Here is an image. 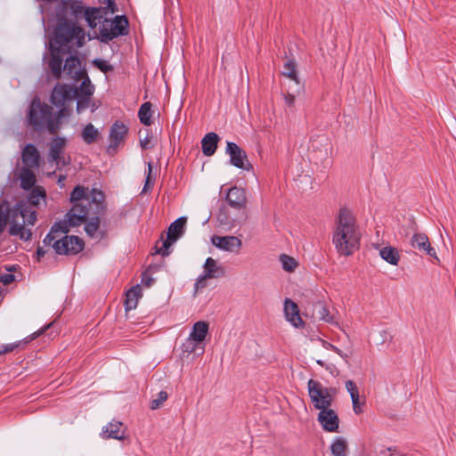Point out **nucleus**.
I'll return each mask as SVG.
<instances>
[{"label":"nucleus","instance_id":"obj_1","mask_svg":"<svg viewBox=\"0 0 456 456\" xmlns=\"http://www.w3.org/2000/svg\"><path fill=\"white\" fill-rule=\"evenodd\" d=\"M72 208L65 215L63 222L56 223L43 240L45 246L52 247L59 255H76L83 250L84 242L77 236L63 235L69 227L84 224L89 213L99 215L104 208V194L97 189L89 190L77 185L70 193Z\"/></svg>","mask_w":456,"mask_h":456},{"label":"nucleus","instance_id":"obj_2","mask_svg":"<svg viewBox=\"0 0 456 456\" xmlns=\"http://www.w3.org/2000/svg\"><path fill=\"white\" fill-rule=\"evenodd\" d=\"M360 231L352 211L342 208L336 218L332 242L340 255L349 256L359 247Z\"/></svg>","mask_w":456,"mask_h":456},{"label":"nucleus","instance_id":"obj_3","mask_svg":"<svg viewBox=\"0 0 456 456\" xmlns=\"http://www.w3.org/2000/svg\"><path fill=\"white\" fill-rule=\"evenodd\" d=\"M53 108L41 102L38 97H35L28 108V120L36 130L47 129L50 134H55L59 129L60 120L63 116V110H60L53 115Z\"/></svg>","mask_w":456,"mask_h":456},{"label":"nucleus","instance_id":"obj_4","mask_svg":"<svg viewBox=\"0 0 456 456\" xmlns=\"http://www.w3.org/2000/svg\"><path fill=\"white\" fill-rule=\"evenodd\" d=\"M37 220V211L27 203H18L10 212L9 233L12 236L19 237L22 240H28L32 232L30 226H33Z\"/></svg>","mask_w":456,"mask_h":456},{"label":"nucleus","instance_id":"obj_5","mask_svg":"<svg viewBox=\"0 0 456 456\" xmlns=\"http://www.w3.org/2000/svg\"><path fill=\"white\" fill-rule=\"evenodd\" d=\"M54 43L60 47L72 45L82 47L86 43V31L69 20L60 22L55 29Z\"/></svg>","mask_w":456,"mask_h":456},{"label":"nucleus","instance_id":"obj_6","mask_svg":"<svg viewBox=\"0 0 456 456\" xmlns=\"http://www.w3.org/2000/svg\"><path fill=\"white\" fill-rule=\"evenodd\" d=\"M307 392L314 409L327 410L332 406L336 395L335 388L325 387L320 381L311 379L307 382Z\"/></svg>","mask_w":456,"mask_h":456},{"label":"nucleus","instance_id":"obj_7","mask_svg":"<svg viewBox=\"0 0 456 456\" xmlns=\"http://www.w3.org/2000/svg\"><path fill=\"white\" fill-rule=\"evenodd\" d=\"M225 267L223 264L212 257H208L203 265L202 273L194 283V294L208 286V280L222 278L225 275Z\"/></svg>","mask_w":456,"mask_h":456},{"label":"nucleus","instance_id":"obj_8","mask_svg":"<svg viewBox=\"0 0 456 456\" xmlns=\"http://www.w3.org/2000/svg\"><path fill=\"white\" fill-rule=\"evenodd\" d=\"M186 217L182 216L174 221L167 230V239L162 240L160 247H157L156 252L163 256L170 254V247L183 235L185 231Z\"/></svg>","mask_w":456,"mask_h":456},{"label":"nucleus","instance_id":"obj_9","mask_svg":"<svg viewBox=\"0 0 456 456\" xmlns=\"http://www.w3.org/2000/svg\"><path fill=\"white\" fill-rule=\"evenodd\" d=\"M66 144L67 140L63 137H55L50 142L48 159L57 167H64L70 163V158L64 155Z\"/></svg>","mask_w":456,"mask_h":456},{"label":"nucleus","instance_id":"obj_10","mask_svg":"<svg viewBox=\"0 0 456 456\" xmlns=\"http://www.w3.org/2000/svg\"><path fill=\"white\" fill-rule=\"evenodd\" d=\"M225 152L229 155L230 163L232 166L246 171L252 169V166L248 160V156L245 151L235 142H227Z\"/></svg>","mask_w":456,"mask_h":456},{"label":"nucleus","instance_id":"obj_11","mask_svg":"<svg viewBox=\"0 0 456 456\" xmlns=\"http://www.w3.org/2000/svg\"><path fill=\"white\" fill-rule=\"evenodd\" d=\"M77 94V90H74L73 86L57 85L52 92L51 102L53 105L64 110L66 102L72 100Z\"/></svg>","mask_w":456,"mask_h":456},{"label":"nucleus","instance_id":"obj_12","mask_svg":"<svg viewBox=\"0 0 456 456\" xmlns=\"http://www.w3.org/2000/svg\"><path fill=\"white\" fill-rule=\"evenodd\" d=\"M410 244L414 249L425 253L426 255L435 258L437 262H439L436 251L435 248L431 246L427 234L423 232H414L410 239Z\"/></svg>","mask_w":456,"mask_h":456},{"label":"nucleus","instance_id":"obj_13","mask_svg":"<svg viewBox=\"0 0 456 456\" xmlns=\"http://www.w3.org/2000/svg\"><path fill=\"white\" fill-rule=\"evenodd\" d=\"M211 242L220 250L230 253H238L242 247L241 240L236 236L214 235L211 238Z\"/></svg>","mask_w":456,"mask_h":456},{"label":"nucleus","instance_id":"obj_14","mask_svg":"<svg viewBox=\"0 0 456 456\" xmlns=\"http://www.w3.org/2000/svg\"><path fill=\"white\" fill-rule=\"evenodd\" d=\"M317 420L325 431H338L339 419L336 411L331 409V407L327 408V410H319Z\"/></svg>","mask_w":456,"mask_h":456},{"label":"nucleus","instance_id":"obj_15","mask_svg":"<svg viewBox=\"0 0 456 456\" xmlns=\"http://www.w3.org/2000/svg\"><path fill=\"white\" fill-rule=\"evenodd\" d=\"M127 134V127L122 122H115L110 131V144L108 151L115 152L118 147L124 141Z\"/></svg>","mask_w":456,"mask_h":456},{"label":"nucleus","instance_id":"obj_16","mask_svg":"<svg viewBox=\"0 0 456 456\" xmlns=\"http://www.w3.org/2000/svg\"><path fill=\"white\" fill-rule=\"evenodd\" d=\"M63 72L67 78L75 81L81 79L86 75V71L81 68L80 61L74 56L67 58L63 66Z\"/></svg>","mask_w":456,"mask_h":456},{"label":"nucleus","instance_id":"obj_17","mask_svg":"<svg viewBox=\"0 0 456 456\" xmlns=\"http://www.w3.org/2000/svg\"><path fill=\"white\" fill-rule=\"evenodd\" d=\"M282 75L289 78V90L293 91L295 93H299L302 86L300 85V81L298 79L295 61L293 60H288L284 65L282 69Z\"/></svg>","mask_w":456,"mask_h":456},{"label":"nucleus","instance_id":"obj_18","mask_svg":"<svg viewBox=\"0 0 456 456\" xmlns=\"http://www.w3.org/2000/svg\"><path fill=\"white\" fill-rule=\"evenodd\" d=\"M284 315L286 320L295 328H302L304 326L297 305L289 298L284 300Z\"/></svg>","mask_w":456,"mask_h":456},{"label":"nucleus","instance_id":"obj_19","mask_svg":"<svg viewBox=\"0 0 456 456\" xmlns=\"http://www.w3.org/2000/svg\"><path fill=\"white\" fill-rule=\"evenodd\" d=\"M226 200L232 208L238 210L245 208L247 203L246 192L241 188L232 187L226 194Z\"/></svg>","mask_w":456,"mask_h":456},{"label":"nucleus","instance_id":"obj_20","mask_svg":"<svg viewBox=\"0 0 456 456\" xmlns=\"http://www.w3.org/2000/svg\"><path fill=\"white\" fill-rule=\"evenodd\" d=\"M104 438L123 440L125 438V428L122 422L113 420L102 428Z\"/></svg>","mask_w":456,"mask_h":456},{"label":"nucleus","instance_id":"obj_21","mask_svg":"<svg viewBox=\"0 0 456 456\" xmlns=\"http://www.w3.org/2000/svg\"><path fill=\"white\" fill-rule=\"evenodd\" d=\"M51 59L49 61V68L55 78H60L62 73V58L60 56L59 49H56L53 43H50Z\"/></svg>","mask_w":456,"mask_h":456},{"label":"nucleus","instance_id":"obj_22","mask_svg":"<svg viewBox=\"0 0 456 456\" xmlns=\"http://www.w3.org/2000/svg\"><path fill=\"white\" fill-rule=\"evenodd\" d=\"M110 27L113 28V32L108 34H104V36L109 39H114L119 36L126 35L128 21L125 16H116L114 20H110Z\"/></svg>","mask_w":456,"mask_h":456},{"label":"nucleus","instance_id":"obj_23","mask_svg":"<svg viewBox=\"0 0 456 456\" xmlns=\"http://www.w3.org/2000/svg\"><path fill=\"white\" fill-rule=\"evenodd\" d=\"M22 161L27 167H37L39 165V152L33 144H27L22 151Z\"/></svg>","mask_w":456,"mask_h":456},{"label":"nucleus","instance_id":"obj_24","mask_svg":"<svg viewBox=\"0 0 456 456\" xmlns=\"http://www.w3.org/2000/svg\"><path fill=\"white\" fill-rule=\"evenodd\" d=\"M219 136L214 132L207 134L201 140L202 152L205 156L210 157L215 154Z\"/></svg>","mask_w":456,"mask_h":456},{"label":"nucleus","instance_id":"obj_25","mask_svg":"<svg viewBox=\"0 0 456 456\" xmlns=\"http://www.w3.org/2000/svg\"><path fill=\"white\" fill-rule=\"evenodd\" d=\"M208 332V323L204 321H199L194 323L189 335V338L202 344Z\"/></svg>","mask_w":456,"mask_h":456},{"label":"nucleus","instance_id":"obj_26","mask_svg":"<svg viewBox=\"0 0 456 456\" xmlns=\"http://www.w3.org/2000/svg\"><path fill=\"white\" fill-rule=\"evenodd\" d=\"M330 451L332 456H348L346 439L342 436L336 437L330 444Z\"/></svg>","mask_w":456,"mask_h":456},{"label":"nucleus","instance_id":"obj_27","mask_svg":"<svg viewBox=\"0 0 456 456\" xmlns=\"http://www.w3.org/2000/svg\"><path fill=\"white\" fill-rule=\"evenodd\" d=\"M102 12H103L102 8H86L84 19L91 28H95L100 23L102 18Z\"/></svg>","mask_w":456,"mask_h":456},{"label":"nucleus","instance_id":"obj_28","mask_svg":"<svg viewBox=\"0 0 456 456\" xmlns=\"http://www.w3.org/2000/svg\"><path fill=\"white\" fill-rule=\"evenodd\" d=\"M314 307L315 318L328 323L337 324L334 316L330 314L327 306L322 301L316 302Z\"/></svg>","mask_w":456,"mask_h":456},{"label":"nucleus","instance_id":"obj_29","mask_svg":"<svg viewBox=\"0 0 456 456\" xmlns=\"http://www.w3.org/2000/svg\"><path fill=\"white\" fill-rule=\"evenodd\" d=\"M85 232L92 239L101 240L103 236L100 231V218L98 216L93 217L85 225Z\"/></svg>","mask_w":456,"mask_h":456},{"label":"nucleus","instance_id":"obj_30","mask_svg":"<svg viewBox=\"0 0 456 456\" xmlns=\"http://www.w3.org/2000/svg\"><path fill=\"white\" fill-rule=\"evenodd\" d=\"M45 191L42 187H35L28 195V201H21L20 203H27L33 209L37 207L41 201H45Z\"/></svg>","mask_w":456,"mask_h":456},{"label":"nucleus","instance_id":"obj_31","mask_svg":"<svg viewBox=\"0 0 456 456\" xmlns=\"http://www.w3.org/2000/svg\"><path fill=\"white\" fill-rule=\"evenodd\" d=\"M380 257L392 265H397L400 256L395 248L393 247H384L379 250Z\"/></svg>","mask_w":456,"mask_h":456},{"label":"nucleus","instance_id":"obj_32","mask_svg":"<svg viewBox=\"0 0 456 456\" xmlns=\"http://www.w3.org/2000/svg\"><path fill=\"white\" fill-rule=\"evenodd\" d=\"M20 186L24 190L31 189L36 183V175L28 167H24L20 172Z\"/></svg>","mask_w":456,"mask_h":456},{"label":"nucleus","instance_id":"obj_33","mask_svg":"<svg viewBox=\"0 0 456 456\" xmlns=\"http://www.w3.org/2000/svg\"><path fill=\"white\" fill-rule=\"evenodd\" d=\"M141 297V288L139 285L132 287L126 295V309L132 310L137 305L138 299Z\"/></svg>","mask_w":456,"mask_h":456},{"label":"nucleus","instance_id":"obj_34","mask_svg":"<svg viewBox=\"0 0 456 456\" xmlns=\"http://www.w3.org/2000/svg\"><path fill=\"white\" fill-rule=\"evenodd\" d=\"M81 136L86 144H92L99 138L100 132L93 124L89 123L84 127Z\"/></svg>","mask_w":456,"mask_h":456},{"label":"nucleus","instance_id":"obj_35","mask_svg":"<svg viewBox=\"0 0 456 456\" xmlns=\"http://www.w3.org/2000/svg\"><path fill=\"white\" fill-rule=\"evenodd\" d=\"M74 90H77V94L75 96L91 97L94 93V86L92 84L89 77H86L79 87L74 88Z\"/></svg>","mask_w":456,"mask_h":456},{"label":"nucleus","instance_id":"obj_36","mask_svg":"<svg viewBox=\"0 0 456 456\" xmlns=\"http://www.w3.org/2000/svg\"><path fill=\"white\" fill-rule=\"evenodd\" d=\"M140 121L145 125L150 126L151 124V102L143 103L138 111Z\"/></svg>","mask_w":456,"mask_h":456},{"label":"nucleus","instance_id":"obj_37","mask_svg":"<svg viewBox=\"0 0 456 456\" xmlns=\"http://www.w3.org/2000/svg\"><path fill=\"white\" fill-rule=\"evenodd\" d=\"M10 212L11 208L8 203L4 201L0 203V233L4 230L9 222Z\"/></svg>","mask_w":456,"mask_h":456},{"label":"nucleus","instance_id":"obj_38","mask_svg":"<svg viewBox=\"0 0 456 456\" xmlns=\"http://www.w3.org/2000/svg\"><path fill=\"white\" fill-rule=\"evenodd\" d=\"M74 98H77V113H81L90 107L92 109V111L95 110L96 106L94 104H92L91 97L75 96Z\"/></svg>","mask_w":456,"mask_h":456},{"label":"nucleus","instance_id":"obj_39","mask_svg":"<svg viewBox=\"0 0 456 456\" xmlns=\"http://www.w3.org/2000/svg\"><path fill=\"white\" fill-rule=\"evenodd\" d=\"M182 348L183 352L189 354L196 353L198 349H200V354L204 352V346H202V344H200L189 338L182 345Z\"/></svg>","mask_w":456,"mask_h":456},{"label":"nucleus","instance_id":"obj_40","mask_svg":"<svg viewBox=\"0 0 456 456\" xmlns=\"http://www.w3.org/2000/svg\"><path fill=\"white\" fill-rule=\"evenodd\" d=\"M110 20H108V19H105L101 26H100V28H99V38L102 42H104V43H108L109 41H110L111 39H109L107 38L104 34H110L111 32H113V28L110 27Z\"/></svg>","mask_w":456,"mask_h":456},{"label":"nucleus","instance_id":"obj_41","mask_svg":"<svg viewBox=\"0 0 456 456\" xmlns=\"http://www.w3.org/2000/svg\"><path fill=\"white\" fill-rule=\"evenodd\" d=\"M280 261L283 270L286 272H293L297 265V261L293 257L287 255H281L280 256Z\"/></svg>","mask_w":456,"mask_h":456},{"label":"nucleus","instance_id":"obj_42","mask_svg":"<svg viewBox=\"0 0 456 456\" xmlns=\"http://www.w3.org/2000/svg\"><path fill=\"white\" fill-rule=\"evenodd\" d=\"M151 173H152V163L148 162L146 181H145L144 186L142 188V193H146L153 186L155 177H152Z\"/></svg>","mask_w":456,"mask_h":456},{"label":"nucleus","instance_id":"obj_43","mask_svg":"<svg viewBox=\"0 0 456 456\" xmlns=\"http://www.w3.org/2000/svg\"><path fill=\"white\" fill-rule=\"evenodd\" d=\"M167 396L168 395L165 391H160L159 393H158L156 398H154L151 402V409H159L163 404V403L167 399Z\"/></svg>","mask_w":456,"mask_h":456},{"label":"nucleus","instance_id":"obj_44","mask_svg":"<svg viewBox=\"0 0 456 456\" xmlns=\"http://www.w3.org/2000/svg\"><path fill=\"white\" fill-rule=\"evenodd\" d=\"M93 63L95 67H97L101 71H102L104 73H107L113 69V67L111 65L108 64V62L104 60L95 59L93 61Z\"/></svg>","mask_w":456,"mask_h":456},{"label":"nucleus","instance_id":"obj_45","mask_svg":"<svg viewBox=\"0 0 456 456\" xmlns=\"http://www.w3.org/2000/svg\"><path fill=\"white\" fill-rule=\"evenodd\" d=\"M353 409L354 413L359 414L362 412V405L363 403H361L359 394L352 395L351 397Z\"/></svg>","mask_w":456,"mask_h":456},{"label":"nucleus","instance_id":"obj_46","mask_svg":"<svg viewBox=\"0 0 456 456\" xmlns=\"http://www.w3.org/2000/svg\"><path fill=\"white\" fill-rule=\"evenodd\" d=\"M346 391L350 394V397H352V395L359 394L356 384L352 380H347L346 382Z\"/></svg>","mask_w":456,"mask_h":456},{"label":"nucleus","instance_id":"obj_47","mask_svg":"<svg viewBox=\"0 0 456 456\" xmlns=\"http://www.w3.org/2000/svg\"><path fill=\"white\" fill-rule=\"evenodd\" d=\"M294 94H296L295 92L291 91V92H288L285 95H284V101H285V103L288 107H293L294 106V103H295V95Z\"/></svg>","mask_w":456,"mask_h":456},{"label":"nucleus","instance_id":"obj_48","mask_svg":"<svg viewBox=\"0 0 456 456\" xmlns=\"http://www.w3.org/2000/svg\"><path fill=\"white\" fill-rule=\"evenodd\" d=\"M151 142V136L148 130L145 131V136L143 138L140 139V144L142 149H149L151 148L150 145Z\"/></svg>","mask_w":456,"mask_h":456},{"label":"nucleus","instance_id":"obj_49","mask_svg":"<svg viewBox=\"0 0 456 456\" xmlns=\"http://www.w3.org/2000/svg\"><path fill=\"white\" fill-rule=\"evenodd\" d=\"M13 281H14V275L12 273H5V274L1 275V277H0V281L4 285H8V284L12 283Z\"/></svg>","mask_w":456,"mask_h":456},{"label":"nucleus","instance_id":"obj_50","mask_svg":"<svg viewBox=\"0 0 456 456\" xmlns=\"http://www.w3.org/2000/svg\"><path fill=\"white\" fill-rule=\"evenodd\" d=\"M51 325H52V323L46 325L44 329L39 330L38 331L35 332L32 335V339H34V338H37L39 335L43 334L48 328H50Z\"/></svg>","mask_w":456,"mask_h":456},{"label":"nucleus","instance_id":"obj_51","mask_svg":"<svg viewBox=\"0 0 456 456\" xmlns=\"http://www.w3.org/2000/svg\"><path fill=\"white\" fill-rule=\"evenodd\" d=\"M46 253V250L43 248V247L38 246L37 250V259L40 260L41 257H43Z\"/></svg>","mask_w":456,"mask_h":456},{"label":"nucleus","instance_id":"obj_52","mask_svg":"<svg viewBox=\"0 0 456 456\" xmlns=\"http://www.w3.org/2000/svg\"><path fill=\"white\" fill-rule=\"evenodd\" d=\"M322 344L323 347L326 349L332 350L333 348H335V346H333L332 344H330L327 341L322 340Z\"/></svg>","mask_w":456,"mask_h":456},{"label":"nucleus","instance_id":"obj_53","mask_svg":"<svg viewBox=\"0 0 456 456\" xmlns=\"http://www.w3.org/2000/svg\"><path fill=\"white\" fill-rule=\"evenodd\" d=\"M108 8L110 10L111 13L115 12V3L112 0H108Z\"/></svg>","mask_w":456,"mask_h":456},{"label":"nucleus","instance_id":"obj_54","mask_svg":"<svg viewBox=\"0 0 456 456\" xmlns=\"http://www.w3.org/2000/svg\"><path fill=\"white\" fill-rule=\"evenodd\" d=\"M65 178H66V177H65V176H62V175H61V176L59 177V179H58V183H59L61 186H63V182H64Z\"/></svg>","mask_w":456,"mask_h":456},{"label":"nucleus","instance_id":"obj_55","mask_svg":"<svg viewBox=\"0 0 456 456\" xmlns=\"http://www.w3.org/2000/svg\"><path fill=\"white\" fill-rule=\"evenodd\" d=\"M333 351H335L337 354H338L339 355L342 356V353H341V350L338 349V347L335 346V348L332 349Z\"/></svg>","mask_w":456,"mask_h":456},{"label":"nucleus","instance_id":"obj_56","mask_svg":"<svg viewBox=\"0 0 456 456\" xmlns=\"http://www.w3.org/2000/svg\"><path fill=\"white\" fill-rule=\"evenodd\" d=\"M151 281H152V279H151V278H150V279H148V280L145 281V285H146V286H148V287H149V286H151Z\"/></svg>","mask_w":456,"mask_h":456},{"label":"nucleus","instance_id":"obj_57","mask_svg":"<svg viewBox=\"0 0 456 456\" xmlns=\"http://www.w3.org/2000/svg\"><path fill=\"white\" fill-rule=\"evenodd\" d=\"M316 362L321 366H324V362L322 360H317Z\"/></svg>","mask_w":456,"mask_h":456},{"label":"nucleus","instance_id":"obj_58","mask_svg":"<svg viewBox=\"0 0 456 456\" xmlns=\"http://www.w3.org/2000/svg\"><path fill=\"white\" fill-rule=\"evenodd\" d=\"M12 348H13V346H12L10 347H7L4 351L5 352H9V351L12 350Z\"/></svg>","mask_w":456,"mask_h":456}]
</instances>
